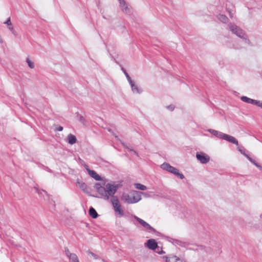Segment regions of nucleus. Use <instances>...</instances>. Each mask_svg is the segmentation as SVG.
<instances>
[{
  "mask_svg": "<svg viewBox=\"0 0 262 262\" xmlns=\"http://www.w3.org/2000/svg\"><path fill=\"white\" fill-rule=\"evenodd\" d=\"M84 167H85L86 170H87L89 174L92 178H93V179H94L96 181H100V180H101V177L98 174H97L96 173V172H95V171L91 170L90 169H89L88 166L86 165H85L84 166Z\"/></svg>",
  "mask_w": 262,
  "mask_h": 262,
  "instance_id": "obj_12",
  "label": "nucleus"
},
{
  "mask_svg": "<svg viewBox=\"0 0 262 262\" xmlns=\"http://www.w3.org/2000/svg\"><path fill=\"white\" fill-rule=\"evenodd\" d=\"M0 43H3V38H2V37H1V35H0Z\"/></svg>",
  "mask_w": 262,
  "mask_h": 262,
  "instance_id": "obj_36",
  "label": "nucleus"
},
{
  "mask_svg": "<svg viewBox=\"0 0 262 262\" xmlns=\"http://www.w3.org/2000/svg\"><path fill=\"white\" fill-rule=\"evenodd\" d=\"M88 253L91 256L93 257L94 258H95V259L98 258V256L96 254H95L94 253H93L91 251H88Z\"/></svg>",
  "mask_w": 262,
  "mask_h": 262,
  "instance_id": "obj_27",
  "label": "nucleus"
},
{
  "mask_svg": "<svg viewBox=\"0 0 262 262\" xmlns=\"http://www.w3.org/2000/svg\"><path fill=\"white\" fill-rule=\"evenodd\" d=\"M122 144H123L124 146H125L127 149H128L130 151H133L135 154H136V155H138L137 152L135 150H134L133 149H130V148H129L127 147L125 145V144H124V143H122Z\"/></svg>",
  "mask_w": 262,
  "mask_h": 262,
  "instance_id": "obj_28",
  "label": "nucleus"
},
{
  "mask_svg": "<svg viewBox=\"0 0 262 262\" xmlns=\"http://www.w3.org/2000/svg\"><path fill=\"white\" fill-rule=\"evenodd\" d=\"M239 151L241 152V154H242L244 155V154H246L244 151H243L242 149H238Z\"/></svg>",
  "mask_w": 262,
  "mask_h": 262,
  "instance_id": "obj_35",
  "label": "nucleus"
},
{
  "mask_svg": "<svg viewBox=\"0 0 262 262\" xmlns=\"http://www.w3.org/2000/svg\"><path fill=\"white\" fill-rule=\"evenodd\" d=\"M120 4V7L122 11L127 14L130 12V9L128 7V5L125 3L124 0H118Z\"/></svg>",
  "mask_w": 262,
  "mask_h": 262,
  "instance_id": "obj_13",
  "label": "nucleus"
},
{
  "mask_svg": "<svg viewBox=\"0 0 262 262\" xmlns=\"http://www.w3.org/2000/svg\"><path fill=\"white\" fill-rule=\"evenodd\" d=\"M66 254L69 257L70 262H79L78 256L75 253H72L69 250H66Z\"/></svg>",
  "mask_w": 262,
  "mask_h": 262,
  "instance_id": "obj_14",
  "label": "nucleus"
},
{
  "mask_svg": "<svg viewBox=\"0 0 262 262\" xmlns=\"http://www.w3.org/2000/svg\"><path fill=\"white\" fill-rule=\"evenodd\" d=\"M57 130H58V131H62L63 130V127L62 126H59L57 128Z\"/></svg>",
  "mask_w": 262,
  "mask_h": 262,
  "instance_id": "obj_33",
  "label": "nucleus"
},
{
  "mask_svg": "<svg viewBox=\"0 0 262 262\" xmlns=\"http://www.w3.org/2000/svg\"><path fill=\"white\" fill-rule=\"evenodd\" d=\"M89 214L90 216L93 217V219H96L98 217V214L95 210V209L91 207L89 209Z\"/></svg>",
  "mask_w": 262,
  "mask_h": 262,
  "instance_id": "obj_23",
  "label": "nucleus"
},
{
  "mask_svg": "<svg viewBox=\"0 0 262 262\" xmlns=\"http://www.w3.org/2000/svg\"><path fill=\"white\" fill-rule=\"evenodd\" d=\"M158 252L159 254H163V253H165V252H164V251H163V250H162V251H160V252Z\"/></svg>",
  "mask_w": 262,
  "mask_h": 262,
  "instance_id": "obj_37",
  "label": "nucleus"
},
{
  "mask_svg": "<svg viewBox=\"0 0 262 262\" xmlns=\"http://www.w3.org/2000/svg\"><path fill=\"white\" fill-rule=\"evenodd\" d=\"M167 108L169 109L170 111H173L174 109V106L173 105H169L167 106Z\"/></svg>",
  "mask_w": 262,
  "mask_h": 262,
  "instance_id": "obj_31",
  "label": "nucleus"
},
{
  "mask_svg": "<svg viewBox=\"0 0 262 262\" xmlns=\"http://www.w3.org/2000/svg\"><path fill=\"white\" fill-rule=\"evenodd\" d=\"M222 139L234 144L236 145L238 144V141L234 137L225 133L223 134Z\"/></svg>",
  "mask_w": 262,
  "mask_h": 262,
  "instance_id": "obj_11",
  "label": "nucleus"
},
{
  "mask_svg": "<svg viewBox=\"0 0 262 262\" xmlns=\"http://www.w3.org/2000/svg\"><path fill=\"white\" fill-rule=\"evenodd\" d=\"M177 262H186V261L184 259L180 258V257H178Z\"/></svg>",
  "mask_w": 262,
  "mask_h": 262,
  "instance_id": "obj_30",
  "label": "nucleus"
},
{
  "mask_svg": "<svg viewBox=\"0 0 262 262\" xmlns=\"http://www.w3.org/2000/svg\"><path fill=\"white\" fill-rule=\"evenodd\" d=\"M255 105H256L262 108V101L256 100Z\"/></svg>",
  "mask_w": 262,
  "mask_h": 262,
  "instance_id": "obj_26",
  "label": "nucleus"
},
{
  "mask_svg": "<svg viewBox=\"0 0 262 262\" xmlns=\"http://www.w3.org/2000/svg\"><path fill=\"white\" fill-rule=\"evenodd\" d=\"M252 163H253L254 165L256 163L253 160L251 162Z\"/></svg>",
  "mask_w": 262,
  "mask_h": 262,
  "instance_id": "obj_39",
  "label": "nucleus"
},
{
  "mask_svg": "<svg viewBox=\"0 0 262 262\" xmlns=\"http://www.w3.org/2000/svg\"><path fill=\"white\" fill-rule=\"evenodd\" d=\"M178 256L177 255L171 254L168 255L163 256L161 257V258L164 262H177Z\"/></svg>",
  "mask_w": 262,
  "mask_h": 262,
  "instance_id": "obj_10",
  "label": "nucleus"
},
{
  "mask_svg": "<svg viewBox=\"0 0 262 262\" xmlns=\"http://www.w3.org/2000/svg\"><path fill=\"white\" fill-rule=\"evenodd\" d=\"M171 243L175 245H179L182 247H185L187 245L186 243L182 241L174 239H172Z\"/></svg>",
  "mask_w": 262,
  "mask_h": 262,
  "instance_id": "obj_22",
  "label": "nucleus"
},
{
  "mask_svg": "<svg viewBox=\"0 0 262 262\" xmlns=\"http://www.w3.org/2000/svg\"><path fill=\"white\" fill-rule=\"evenodd\" d=\"M257 168H259L260 169H262V167L258 165L257 163H255L254 164Z\"/></svg>",
  "mask_w": 262,
  "mask_h": 262,
  "instance_id": "obj_32",
  "label": "nucleus"
},
{
  "mask_svg": "<svg viewBox=\"0 0 262 262\" xmlns=\"http://www.w3.org/2000/svg\"><path fill=\"white\" fill-rule=\"evenodd\" d=\"M80 120H81V121H83V120H84V119L83 118V117H80Z\"/></svg>",
  "mask_w": 262,
  "mask_h": 262,
  "instance_id": "obj_40",
  "label": "nucleus"
},
{
  "mask_svg": "<svg viewBox=\"0 0 262 262\" xmlns=\"http://www.w3.org/2000/svg\"><path fill=\"white\" fill-rule=\"evenodd\" d=\"M228 27L230 30L237 36L242 39L245 43L248 45L250 44V41L248 39V36L243 30L237 26L232 24H229Z\"/></svg>",
  "mask_w": 262,
  "mask_h": 262,
  "instance_id": "obj_3",
  "label": "nucleus"
},
{
  "mask_svg": "<svg viewBox=\"0 0 262 262\" xmlns=\"http://www.w3.org/2000/svg\"><path fill=\"white\" fill-rule=\"evenodd\" d=\"M134 217L146 231L152 233H155L156 232V230L154 228L142 219L137 217V216H134Z\"/></svg>",
  "mask_w": 262,
  "mask_h": 262,
  "instance_id": "obj_6",
  "label": "nucleus"
},
{
  "mask_svg": "<svg viewBox=\"0 0 262 262\" xmlns=\"http://www.w3.org/2000/svg\"><path fill=\"white\" fill-rule=\"evenodd\" d=\"M134 186L136 189L141 190H145L147 189V187L145 185L140 183H135Z\"/></svg>",
  "mask_w": 262,
  "mask_h": 262,
  "instance_id": "obj_24",
  "label": "nucleus"
},
{
  "mask_svg": "<svg viewBox=\"0 0 262 262\" xmlns=\"http://www.w3.org/2000/svg\"><path fill=\"white\" fill-rule=\"evenodd\" d=\"M125 75L127 79L128 80V77H130V76L128 75V74L126 72H125Z\"/></svg>",
  "mask_w": 262,
  "mask_h": 262,
  "instance_id": "obj_34",
  "label": "nucleus"
},
{
  "mask_svg": "<svg viewBox=\"0 0 262 262\" xmlns=\"http://www.w3.org/2000/svg\"><path fill=\"white\" fill-rule=\"evenodd\" d=\"M244 155L251 162L253 159L250 158L248 155H247L246 154H244Z\"/></svg>",
  "mask_w": 262,
  "mask_h": 262,
  "instance_id": "obj_29",
  "label": "nucleus"
},
{
  "mask_svg": "<svg viewBox=\"0 0 262 262\" xmlns=\"http://www.w3.org/2000/svg\"><path fill=\"white\" fill-rule=\"evenodd\" d=\"M68 143L70 144H73L76 142V138L75 136L70 134L68 136Z\"/></svg>",
  "mask_w": 262,
  "mask_h": 262,
  "instance_id": "obj_21",
  "label": "nucleus"
},
{
  "mask_svg": "<svg viewBox=\"0 0 262 262\" xmlns=\"http://www.w3.org/2000/svg\"><path fill=\"white\" fill-rule=\"evenodd\" d=\"M144 245L145 247L152 250H156L158 247L157 243L154 239H150L147 240V241L145 243Z\"/></svg>",
  "mask_w": 262,
  "mask_h": 262,
  "instance_id": "obj_9",
  "label": "nucleus"
},
{
  "mask_svg": "<svg viewBox=\"0 0 262 262\" xmlns=\"http://www.w3.org/2000/svg\"><path fill=\"white\" fill-rule=\"evenodd\" d=\"M208 132H209L210 133H211L212 135L214 136L217 137L219 139H222V136L223 135V133L212 129H208Z\"/></svg>",
  "mask_w": 262,
  "mask_h": 262,
  "instance_id": "obj_15",
  "label": "nucleus"
},
{
  "mask_svg": "<svg viewBox=\"0 0 262 262\" xmlns=\"http://www.w3.org/2000/svg\"><path fill=\"white\" fill-rule=\"evenodd\" d=\"M94 188L97 192L102 197L104 186H102L99 183H97L95 185Z\"/></svg>",
  "mask_w": 262,
  "mask_h": 262,
  "instance_id": "obj_16",
  "label": "nucleus"
},
{
  "mask_svg": "<svg viewBox=\"0 0 262 262\" xmlns=\"http://www.w3.org/2000/svg\"><path fill=\"white\" fill-rule=\"evenodd\" d=\"M111 202L113 206L115 212L118 214L120 217L123 216L124 215V211L122 209L118 199L117 197H113L111 198Z\"/></svg>",
  "mask_w": 262,
  "mask_h": 262,
  "instance_id": "obj_5",
  "label": "nucleus"
},
{
  "mask_svg": "<svg viewBox=\"0 0 262 262\" xmlns=\"http://www.w3.org/2000/svg\"><path fill=\"white\" fill-rule=\"evenodd\" d=\"M120 185L115 182H111L104 185V192L102 198L105 200H108L110 198L115 197L114 194L117 192Z\"/></svg>",
  "mask_w": 262,
  "mask_h": 262,
  "instance_id": "obj_1",
  "label": "nucleus"
},
{
  "mask_svg": "<svg viewBox=\"0 0 262 262\" xmlns=\"http://www.w3.org/2000/svg\"><path fill=\"white\" fill-rule=\"evenodd\" d=\"M128 82L134 94H140L142 93L143 91L142 89L134 80H132L130 77H128Z\"/></svg>",
  "mask_w": 262,
  "mask_h": 262,
  "instance_id": "obj_7",
  "label": "nucleus"
},
{
  "mask_svg": "<svg viewBox=\"0 0 262 262\" xmlns=\"http://www.w3.org/2000/svg\"><path fill=\"white\" fill-rule=\"evenodd\" d=\"M252 163H253L254 165L256 163L253 160L251 162Z\"/></svg>",
  "mask_w": 262,
  "mask_h": 262,
  "instance_id": "obj_38",
  "label": "nucleus"
},
{
  "mask_svg": "<svg viewBox=\"0 0 262 262\" xmlns=\"http://www.w3.org/2000/svg\"><path fill=\"white\" fill-rule=\"evenodd\" d=\"M218 19L224 23L228 21V18L224 14H219L217 16Z\"/></svg>",
  "mask_w": 262,
  "mask_h": 262,
  "instance_id": "obj_25",
  "label": "nucleus"
},
{
  "mask_svg": "<svg viewBox=\"0 0 262 262\" xmlns=\"http://www.w3.org/2000/svg\"><path fill=\"white\" fill-rule=\"evenodd\" d=\"M161 167L162 169L174 174L182 180L184 178V176L180 173L178 169L171 166L168 163H163L161 165Z\"/></svg>",
  "mask_w": 262,
  "mask_h": 262,
  "instance_id": "obj_4",
  "label": "nucleus"
},
{
  "mask_svg": "<svg viewBox=\"0 0 262 262\" xmlns=\"http://www.w3.org/2000/svg\"><path fill=\"white\" fill-rule=\"evenodd\" d=\"M26 62L28 65V67L31 69H33L35 68V64L32 59L30 57L28 56L26 59Z\"/></svg>",
  "mask_w": 262,
  "mask_h": 262,
  "instance_id": "obj_18",
  "label": "nucleus"
},
{
  "mask_svg": "<svg viewBox=\"0 0 262 262\" xmlns=\"http://www.w3.org/2000/svg\"><path fill=\"white\" fill-rule=\"evenodd\" d=\"M141 194H143L145 196H147L145 193H142L137 191H133L130 192V194L125 193L123 194L121 197V200L127 204H134L139 202L142 198Z\"/></svg>",
  "mask_w": 262,
  "mask_h": 262,
  "instance_id": "obj_2",
  "label": "nucleus"
},
{
  "mask_svg": "<svg viewBox=\"0 0 262 262\" xmlns=\"http://www.w3.org/2000/svg\"><path fill=\"white\" fill-rule=\"evenodd\" d=\"M196 158L202 164H206L210 161V157L203 152H197Z\"/></svg>",
  "mask_w": 262,
  "mask_h": 262,
  "instance_id": "obj_8",
  "label": "nucleus"
},
{
  "mask_svg": "<svg viewBox=\"0 0 262 262\" xmlns=\"http://www.w3.org/2000/svg\"><path fill=\"white\" fill-rule=\"evenodd\" d=\"M4 24L5 25H6L7 26V27H8V29H9V30H10V31L12 33H14L15 30H14V27H13V25H12V23H11V18H10V17H9L7 19V20L6 21H5V22L4 23Z\"/></svg>",
  "mask_w": 262,
  "mask_h": 262,
  "instance_id": "obj_17",
  "label": "nucleus"
},
{
  "mask_svg": "<svg viewBox=\"0 0 262 262\" xmlns=\"http://www.w3.org/2000/svg\"><path fill=\"white\" fill-rule=\"evenodd\" d=\"M241 99L242 101L249 103V104H252L253 105H255L256 100L252 99L251 98H250L247 96H242L241 97Z\"/></svg>",
  "mask_w": 262,
  "mask_h": 262,
  "instance_id": "obj_19",
  "label": "nucleus"
},
{
  "mask_svg": "<svg viewBox=\"0 0 262 262\" xmlns=\"http://www.w3.org/2000/svg\"><path fill=\"white\" fill-rule=\"evenodd\" d=\"M77 184L79 187L80 189H81L84 191H87L88 190V187L86 184L83 182L80 181L79 180L77 181Z\"/></svg>",
  "mask_w": 262,
  "mask_h": 262,
  "instance_id": "obj_20",
  "label": "nucleus"
}]
</instances>
